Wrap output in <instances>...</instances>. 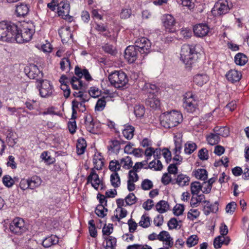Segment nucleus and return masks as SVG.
<instances>
[{
    "label": "nucleus",
    "mask_w": 249,
    "mask_h": 249,
    "mask_svg": "<svg viewBox=\"0 0 249 249\" xmlns=\"http://www.w3.org/2000/svg\"><path fill=\"white\" fill-rule=\"evenodd\" d=\"M226 77L229 82L231 83L238 82L242 77L241 71L235 70H231L226 74Z\"/></svg>",
    "instance_id": "nucleus-19"
},
{
    "label": "nucleus",
    "mask_w": 249,
    "mask_h": 249,
    "mask_svg": "<svg viewBox=\"0 0 249 249\" xmlns=\"http://www.w3.org/2000/svg\"><path fill=\"white\" fill-rule=\"evenodd\" d=\"M109 169L113 172V173L117 172L121 169L120 162L117 160H112L109 162Z\"/></svg>",
    "instance_id": "nucleus-46"
},
{
    "label": "nucleus",
    "mask_w": 249,
    "mask_h": 249,
    "mask_svg": "<svg viewBox=\"0 0 249 249\" xmlns=\"http://www.w3.org/2000/svg\"><path fill=\"white\" fill-rule=\"evenodd\" d=\"M182 107L188 113H194L199 111L198 101L192 92H188L183 95Z\"/></svg>",
    "instance_id": "nucleus-4"
},
{
    "label": "nucleus",
    "mask_w": 249,
    "mask_h": 249,
    "mask_svg": "<svg viewBox=\"0 0 249 249\" xmlns=\"http://www.w3.org/2000/svg\"><path fill=\"white\" fill-rule=\"evenodd\" d=\"M108 209L101 204H98L95 210V213L98 216L103 218L107 215Z\"/></svg>",
    "instance_id": "nucleus-41"
},
{
    "label": "nucleus",
    "mask_w": 249,
    "mask_h": 249,
    "mask_svg": "<svg viewBox=\"0 0 249 249\" xmlns=\"http://www.w3.org/2000/svg\"><path fill=\"white\" fill-rule=\"evenodd\" d=\"M89 94L93 98L98 97L101 94V91L95 87H92L89 90Z\"/></svg>",
    "instance_id": "nucleus-58"
},
{
    "label": "nucleus",
    "mask_w": 249,
    "mask_h": 249,
    "mask_svg": "<svg viewBox=\"0 0 249 249\" xmlns=\"http://www.w3.org/2000/svg\"><path fill=\"white\" fill-rule=\"evenodd\" d=\"M94 30L100 34L103 33L102 35L106 37L110 36V32L108 30L107 23L94 22L93 24Z\"/></svg>",
    "instance_id": "nucleus-17"
},
{
    "label": "nucleus",
    "mask_w": 249,
    "mask_h": 249,
    "mask_svg": "<svg viewBox=\"0 0 249 249\" xmlns=\"http://www.w3.org/2000/svg\"><path fill=\"white\" fill-rule=\"evenodd\" d=\"M125 202L127 205H132L136 203L137 198L134 193H129L125 197Z\"/></svg>",
    "instance_id": "nucleus-53"
},
{
    "label": "nucleus",
    "mask_w": 249,
    "mask_h": 249,
    "mask_svg": "<svg viewBox=\"0 0 249 249\" xmlns=\"http://www.w3.org/2000/svg\"><path fill=\"white\" fill-rule=\"evenodd\" d=\"M37 87L39 89V95L43 98H48L53 95V87L50 82L46 79H38Z\"/></svg>",
    "instance_id": "nucleus-7"
},
{
    "label": "nucleus",
    "mask_w": 249,
    "mask_h": 249,
    "mask_svg": "<svg viewBox=\"0 0 249 249\" xmlns=\"http://www.w3.org/2000/svg\"><path fill=\"white\" fill-rule=\"evenodd\" d=\"M6 141L9 146L13 147L17 142L16 133L11 129H8L6 132Z\"/></svg>",
    "instance_id": "nucleus-26"
},
{
    "label": "nucleus",
    "mask_w": 249,
    "mask_h": 249,
    "mask_svg": "<svg viewBox=\"0 0 249 249\" xmlns=\"http://www.w3.org/2000/svg\"><path fill=\"white\" fill-rule=\"evenodd\" d=\"M193 32L195 36L202 38L209 35L210 28L207 23H199L194 26Z\"/></svg>",
    "instance_id": "nucleus-14"
},
{
    "label": "nucleus",
    "mask_w": 249,
    "mask_h": 249,
    "mask_svg": "<svg viewBox=\"0 0 249 249\" xmlns=\"http://www.w3.org/2000/svg\"><path fill=\"white\" fill-rule=\"evenodd\" d=\"M58 34L63 44L67 43L72 39L73 35L69 26H62L58 30Z\"/></svg>",
    "instance_id": "nucleus-16"
},
{
    "label": "nucleus",
    "mask_w": 249,
    "mask_h": 249,
    "mask_svg": "<svg viewBox=\"0 0 249 249\" xmlns=\"http://www.w3.org/2000/svg\"><path fill=\"white\" fill-rule=\"evenodd\" d=\"M190 178L186 175L180 174L177 176L176 179H174L173 184H177L180 187H183L189 185Z\"/></svg>",
    "instance_id": "nucleus-21"
},
{
    "label": "nucleus",
    "mask_w": 249,
    "mask_h": 249,
    "mask_svg": "<svg viewBox=\"0 0 249 249\" xmlns=\"http://www.w3.org/2000/svg\"><path fill=\"white\" fill-rule=\"evenodd\" d=\"M109 145L107 146L108 151L118 154L121 149L120 141L116 140H111L109 141Z\"/></svg>",
    "instance_id": "nucleus-27"
},
{
    "label": "nucleus",
    "mask_w": 249,
    "mask_h": 249,
    "mask_svg": "<svg viewBox=\"0 0 249 249\" xmlns=\"http://www.w3.org/2000/svg\"><path fill=\"white\" fill-rule=\"evenodd\" d=\"M58 237L52 234L51 236L46 237L42 242V245L45 248H49L53 245H56L58 243Z\"/></svg>",
    "instance_id": "nucleus-24"
},
{
    "label": "nucleus",
    "mask_w": 249,
    "mask_h": 249,
    "mask_svg": "<svg viewBox=\"0 0 249 249\" xmlns=\"http://www.w3.org/2000/svg\"><path fill=\"white\" fill-rule=\"evenodd\" d=\"M134 46L137 48L141 55H146L150 52L151 44L148 39L144 37H142L137 38L135 40Z\"/></svg>",
    "instance_id": "nucleus-10"
},
{
    "label": "nucleus",
    "mask_w": 249,
    "mask_h": 249,
    "mask_svg": "<svg viewBox=\"0 0 249 249\" xmlns=\"http://www.w3.org/2000/svg\"><path fill=\"white\" fill-rule=\"evenodd\" d=\"M198 157L202 160H207L209 158L208 151L205 148H201L198 152Z\"/></svg>",
    "instance_id": "nucleus-57"
},
{
    "label": "nucleus",
    "mask_w": 249,
    "mask_h": 249,
    "mask_svg": "<svg viewBox=\"0 0 249 249\" xmlns=\"http://www.w3.org/2000/svg\"><path fill=\"white\" fill-rule=\"evenodd\" d=\"M135 128L130 125H125V128L123 131L124 136L127 140H131L134 136Z\"/></svg>",
    "instance_id": "nucleus-33"
},
{
    "label": "nucleus",
    "mask_w": 249,
    "mask_h": 249,
    "mask_svg": "<svg viewBox=\"0 0 249 249\" xmlns=\"http://www.w3.org/2000/svg\"><path fill=\"white\" fill-rule=\"evenodd\" d=\"M139 225L143 228L149 227L150 225V218L145 214H143L139 222Z\"/></svg>",
    "instance_id": "nucleus-48"
},
{
    "label": "nucleus",
    "mask_w": 249,
    "mask_h": 249,
    "mask_svg": "<svg viewBox=\"0 0 249 249\" xmlns=\"http://www.w3.org/2000/svg\"><path fill=\"white\" fill-rule=\"evenodd\" d=\"M160 119V124L163 127L171 128L177 126L182 121V116L180 112L173 110L162 114Z\"/></svg>",
    "instance_id": "nucleus-2"
},
{
    "label": "nucleus",
    "mask_w": 249,
    "mask_h": 249,
    "mask_svg": "<svg viewBox=\"0 0 249 249\" xmlns=\"http://www.w3.org/2000/svg\"><path fill=\"white\" fill-rule=\"evenodd\" d=\"M9 230L12 233L18 235H21L26 232L27 228L22 218L16 217L10 224Z\"/></svg>",
    "instance_id": "nucleus-8"
},
{
    "label": "nucleus",
    "mask_w": 249,
    "mask_h": 249,
    "mask_svg": "<svg viewBox=\"0 0 249 249\" xmlns=\"http://www.w3.org/2000/svg\"><path fill=\"white\" fill-rule=\"evenodd\" d=\"M95 157L96 156L95 155L93 159V163L94 165V168L98 170H101L104 164L103 159L101 158H96Z\"/></svg>",
    "instance_id": "nucleus-54"
},
{
    "label": "nucleus",
    "mask_w": 249,
    "mask_h": 249,
    "mask_svg": "<svg viewBox=\"0 0 249 249\" xmlns=\"http://www.w3.org/2000/svg\"><path fill=\"white\" fill-rule=\"evenodd\" d=\"M99 178V175L96 173L94 169L92 168L89 175L87 178V184L91 183V181L94 180V178Z\"/></svg>",
    "instance_id": "nucleus-61"
},
{
    "label": "nucleus",
    "mask_w": 249,
    "mask_h": 249,
    "mask_svg": "<svg viewBox=\"0 0 249 249\" xmlns=\"http://www.w3.org/2000/svg\"><path fill=\"white\" fill-rule=\"evenodd\" d=\"M162 155L163 157L165 159L166 162L168 163L170 162L172 160L171 158V152L170 151L166 148H164L162 150Z\"/></svg>",
    "instance_id": "nucleus-63"
},
{
    "label": "nucleus",
    "mask_w": 249,
    "mask_h": 249,
    "mask_svg": "<svg viewBox=\"0 0 249 249\" xmlns=\"http://www.w3.org/2000/svg\"><path fill=\"white\" fill-rule=\"evenodd\" d=\"M209 81V77L205 74H198L196 75L193 78L195 83L199 86H202Z\"/></svg>",
    "instance_id": "nucleus-29"
},
{
    "label": "nucleus",
    "mask_w": 249,
    "mask_h": 249,
    "mask_svg": "<svg viewBox=\"0 0 249 249\" xmlns=\"http://www.w3.org/2000/svg\"><path fill=\"white\" fill-rule=\"evenodd\" d=\"M110 183L115 188L119 187L121 185V179L117 172L113 173L110 175Z\"/></svg>",
    "instance_id": "nucleus-37"
},
{
    "label": "nucleus",
    "mask_w": 249,
    "mask_h": 249,
    "mask_svg": "<svg viewBox=\"0 0 249 249\" xmlns=\"http://www.w3.org/2000/svg\"><path fill=\"white\" fill-rule=\"evenodd\" d=\"M198 242V238L196 235H192L188 238L186 244L188 247H192L196 245Z\"/></svg>",
    "instance_id": "nucleus-50"
},
{
    "label": "nucleus",
    "mask_w": 249,
    "mask_h": 249,
    "mask_svg": "<svg viewBox=\"0 0 249 249\" xmlns=\"http://www.w3.org/2000/svg\"><path fill=\"white\" fill-rule=\"evenodd\" d=\"M220 133H211L207 137V141L208 143L211 145H213L217 144L220 140Z\"/></svg>",
    "instance_id": "nucleus-34"
},
{
    "label": "nucleus",
    "mask_w": 249,
    "mask_h": 249,
    "mask_svg": "<svg viewBox=\"0 0 249 249\" xmlns=\"http://www.w3.org/2000/svg\"><path fill=\"white\" fill-rule=\"evenodd\" d=\"M161 181L164 185H167L170 183L173 184L174 179H172L171 176L169 175L168 173H166L163 174Z\"/></svg>",
    "instance_id": "nucleus-60"
},
{
    "label": "nucleus",
    "mask_w": 249,
    "mask_h": 249,
    "mask_svg": "<svg viewBox=\"0 0 249 249\" xmlns=\"http://www.w3.org/2000/svg\"><path fill=\"white\" fill-rule=\"evenodd\" d=\"M162 22L166 32L173 33L176 31V21L172 15H164L162 18Z\"/></svg>",
    "instance_id": "nucleus-12"
},
{
    "label": "nucleus",
    "mask_w": 249,
    "mask_h": 249,
    "mask_svg": "<svg viewBox=\"0 0 249 249\" xmlns=\"http://www.w3.org/2000/svg\"><path fill=\"white\" fill-rule=\"evenodd\" d=\"M41 158L49 164L53 163L54 161V159L52 158L50 156L48 155L47 151H44L41 155Z\"/></svg>",
    "instance_id": "nucleus-62"
},
{
    "label": "nucleus",
    "mask_w": 249,
    "mask_h": 249,
    "mask_svg": "<svg viewBox=\"0 0 249 249\" xmlns=\"http://www.w3.org/2000/svg\"><path fill=\"white\" fill-rule=\"evenodd\" d=\"M2 182L6 187L9 188L14 185L15 181L9 175H5L2 178Z\"/></svg>",
    "instance_id": "nucleus-52"
},
{
    "label": "nucleus",
    "mask_w": 249,
    "mask_h": 249,
    "mask_svg": "<svg viewBox=\"0 0 249 249\" xmlns=\"http://www.w3.org/2000/svg\"><path fill=\"white\" fill-rule=\"evenodd\" d=\"M178 3L190 10H193L195 6L193 0H178Z\"/></svg>",
    "instance_id": "nucleus-44"
},
{
    "label": "nucleus",
    "mask_w": 249,
    "mask_h": 249,
    "mask_svg": "<svg viewBox=\"0 0 249 249\" xmlns=\"http://www.w3.org/2000/svg\"><path fill=\"white\" fill-rule=\"evenodd\" d=\"M132 15V10L129 7H125L122 9L120 14L122 19H125L129 18Z\"/></svg>",
    "instance_id": "nucleus-47"
},
{
    "label": "nucleus",
    "mask_w": 249,
    "mask_h": 249,
    "mask_svg": "<svg viewBox=\"0 0 249 249\" xmlns=\"http://www.w3.org/2000/svg\"><path fill=\"white\" fill-rule=\"evenodd\" d=\"M195 55H197V53L195 46L189 44L182 45L180 51V60L183 62H195Z\"/></svg>",
    "instance_id": "nucleus-6"
},
{
    "label": "nucleus",
    "mask_w": 249,
    "mask_h": 249,
    "mask_svg": "<svg viewBox=\"0 0 249 249\" xmlns=\"http://www.w3.org/2000/svg\"><path fill=\"white\" fill-rule=\"evenodd\" d=\"M145 104L154 109H159L160 106V102L158 95L151 94L147 95L145 100Z\"/></svg>",
    "instance_id": "nucleus-18"
},
{
    "label": "nucleus",
    "mask_w": 249,
    "mask_h": 249,
    "mask_svg": "<svg viewBox=\"0 0 249 249\" xmlns=\"http://www.w3.org/2000/svg\"><path fill=\"white\" fill-rule=\"evenodd\" d=\"M120 162L121 165H122L123 167L125 169H130L132 167L133 161L129 156L122 158Z\"/></svg>",
    "instance_id": "nucleus-40"
},
{
    "label": "nucleus",
    "mask_w": 249,
    "mask_h": 249,
    "mask_svg": "<svg viewBox=\"0 0 249 249\" xmlns=\"http://www.w3.org/2000/svg\"><path fill=\"white\" fill-rule=\"evenodd\" d=\"M156 210L160 213L166 212L170 208V205L167 201L161 200L158 202L156 206Z\"/></svg>",
    "instance_id": "nucleus-30"
},
{
    "label": "nucleus",
    "mask_w": 249,
    "mask_h": 249,
    "mask_svg": "<svg viewBox=\"0 0 249 249\" xmlns=\"http://www.w3.org/2000/svg\"><path fill=\"white\" fill-rule=\"evenodd\" d=\"M85 124L88 131L93 134L95 133L96 130L94 128V123L90 115L85 117Z\"/></svg>",
    "instance_id": "nucleus-28"
},
{
    "label": "nucleus",
    "mask_w": 249,
    "mask_h": 249,
    "mask_svg": "<svg viewBox=\"0 0 249 249\" xmlns=\"http://www.w3.org/2000/svg\"><path fill=\"white\" fill-rule=\"evenodd\" d=\"M178 165H179V162L170 164L167 168L168 173L174 175L177 174L178 171Z\"/></svg>",
    "instance_id": "nucleus-59"
},
{
    "label": "nucleus",
    "mask_w": 249,
    "mask_h": 249,
    "mask_svg": "<svg viewBox=\"0 0 249 249\" xmlns=\"http://www.w3.org/2000/svg\"><path fill=\"white\" fill-rule=\"evenodd\" d=\"M134 113L137 118H142L145 113V107L142 105H136L134 107Z\"/></svg>",
    "instance_id": "nucleus-45"
},
{
    "label": "nucleus",
    "mask_w": 249,
    "mask_h": 249,
    "mask_svg": "<svg viewBox=\"0 0 249 249\" xmlns=\"http://www.w3.org/2000/svg\"><path fill=\"white\" fill-rule=\"evenodd\" d=\"M173 211L175 215H181L184 211V205L182 204H177L174 206Z\"/></svg>",
    "instance_id": "nucleus-49"
},
{
    "label": "nucleus",
    "mask_w": 249,
    "mask_h": 249,
    "mask_svg": "<svg viewBox=\"0 0 249 249\" xmlns=\"http://www.w3.org/2000/svg\"><path fill=\"white\" fill-rule=\"evenodd\" d=\"M160 89L155 85L149 83H145L142 88L143 93L147 95L151 94H158V91Z\"/></svg>",
    "instance_id": "nucleus-23"
},
{
    "label": "nucleus",
    "mask_w": 249,
    "mask_h": 249,
    "mask_svg": "<svg viewBox=\"0 0 249 249\" xmlns=\"http://www.w3.org/2000/svg\"><path fill=\"white\" fill-rule=\"evenodd\" d=\"M139 51L134 45L126 47L124 52V57L128 62H135L138 58Z\"/></svg>",
    "instance_id": "nucleus-15"
},
{
    "label": "nucleus",
    "mask_w": 249,
    "mask_h": 249,
    "mask_svg": "<svg viewBox=\"0 0 249 249\" xmlns=\"http://www.w3.org/2000/svg\"><path fill=\"white\" fill-rule=\"evenodd\" d=\"M70 83L73 89L79 90L85 89H86V85L83 83L81 79L74 76L71 78Z\"/></svg>",
    "instance_id": "nucleus-22"
},
{
    "label": "nucleus",
    "mask_w": 249,
    "mask_h": 249,
    "mask_svg": "<svg viewBox=\"0 0 249 249\" xmlns=\"http://www.w3.org/2000/svg\"><path fill=\"white\" fill-rule=\"evenodd\" d=\"M107 98H108L107 96H103L98 99L95 107V111H101L105 108L107 103L106 100Z\"/></svg>",
    "instance_id": "nucleus-38"
},
{
    "label": "nucleus",
    "mask_w": 249,
    "mask_h": 249,
    "mask_svg": "<svg viewBox=\"0 0 249 249\" xmlns=\"http://www.w3.org/2000/svg\"><path fill=\"white\" fill-rule=\"evenodd\" d=\"M195 177L201 180H205L208 178V173L205 169H198L195 172Z\"/></svg>",
    "instance_id": "nucleus-39"
},
{
    "label": "nucleus",
    "mask_w": 249,
    "mask_h": 249,
    "mask_svg": "<svg viewBox=\"0 0 249 249\" xmlns=\"http://www.w3.org/2000/svg\"><path fill=\"white\" fill-rule=\"evenodd\" d=\"M29 9L30 6L28 4L21 3L18 5L16 9L17 16L18 17H24L28 14Z\"/></svg>",
    "instance_id": "nucleus-25"
},
{
    "label": "nucleus",
    "mask_w": 249,
    "mask_h": 249,
    "mask_svg": "<svg viewBox=\"0 0 249 249\" xmlns=\"http://www.w3.org/2000/svg\"><path fill=\"white\" fill-rule=\"evenodd\" d=\"M108 80L111 85L114 88L120 89L125 86L128 82L127 75L123 71H115L108 76Z\"/></svg>",
    "instance_id": "nucleus-5"
},
{
    "label": "nucleus",
    "mask_w": 249,
    "mask_h": 249,
    "mask_svg": "<svg viewBox=\"0 0 249 249\" xmlns=\"http://www.w3.org/2000/svg\"><path fill=\"white\" fill-rule=\"evenodd\" d=\"M24 71L30 79H36L39 77L40 79L43 76L42 71L34 63H28L24 69Z\"/></svg>",
    "instance_id": "nucleus-11"
},
{
    "label": "nucleus",
    "mask_w": 249,
    "mask_h": 249,
    "mask_svg": "<svg viewBox=\"0 0 249 249\" xmlns=\"http://www.w3.org/2000/svg\"><path fill=\"white\" fill-rule=\"evenodd\" d=\"M35 32V26L33 23H27L23 30L18 26V32L15 35V41L18 43L27 42L31 40Z\"/></svg>",
    "instance_id": "nucleus-3"
},
{
    "label": "nucleus",
    "mask_w": 249,
    "mask_h": 249,
    "mask_svg": "<svg viewBox=\"0 0 249 249\" xmlns=\"http://www.w3.org/2000/svg\"><path fill=\"white\" fill-rule=\"evenodd\" d=\"M103 50L111 56H115L117 53V50L113 45L106 43L102 46Z\"/></svg>",
    "instance_id": "nucleus-35"
},
{
    "label": "nucleus",
    "mask_w": 249,
    "mask_h": 249,
    "mask_svg": "<svg viewBox=\"0 0 249 249\" xmlns=\"http://www.w3.org/2000/svg\"><path fill=\"white\" fill-rule=\"evenodd\" d=\"M29 189H34L36 187H39L42 182V180L40 178L37 176H33L30 178H28Z\"/></svg>",
    "instance_id": "nucleus-32"
},
{
    "label": "nucleus",
    "mask_w": 249,
    "mask_h": 249,
    "mask_svg": "<svg viewBox=\"0 0 249 249\" xmlns=\"http://www.w3.org/2000/svg\"><path fill=\"white\" fill-rule=\"evenodd\" d=\"M247 56L243 53H239L234 57V62H248Z\"/></svg>",
    "instance_id": "nucleus-55"
},
{
    "label": "nucleus",
    "mask_w": 249,
    "mask_h": 249,
    "mask_svg": "<svg viewBox=\"0 0 249 249\" xmlns=\"http://www.w3.org/2000/svg\"><path fill=\"white\" fill-rule=\"evenodd\" d=\"M223 236H218L213 240V246L215 249L220 248L223 244Z\"/></svg>",
    "instance_id": "nucleus-64"
},
{
    "label": "nucleus",
    "mask_w": 249,
    "mask_h": 249,
    "mask_svg": "<svg viewBox=\"0 0 249 249\" xmlns=\"http://www.w3.org/2000/svg\"><path fill=\"white\" fill-rule=\"evenodd\" d=\"M197 149L196 143L189 141L184 145V152L186 154L190 155Z\"/></svg>",
    "instance_id": "nucleus-36"
},
{
    "label": "nucleus",
    "mask_w": 249,
    "mask_h": 249,
    "mask_svg": "<svg viewBox=\"0 0 249 249\" xmlns=\"http://www.w3.org/2000/svg\"><path fill=\"white\" fill-rule=\"evenodd\" d=\"M153 187V184L151 180L149 179L143 180L141 183V188L144 191L149 190Z\"/></svg>",
    "instance_id": "nucleus-51"
},
{
    "label": "nucleus",
    "mask_w": 249,
    "mask_h": 249,
    "mask_svg": "<svg viewBox=\"0 0 249 249\" xmlns=\"http://www.w3.org/2000/svg\"><path fill=\"white\" fill-rule=\"evenodd\" d=\"M230 10V6L227 0H219L217 1L212 12L215 16H220L228 13Z\"/></svg>",
    "instance_id": "nucleus-9"
},
{
    "label": "nucleus",
    "mask_w": 249,
    "mask_h": 249,
    "mask_svg": "<svg viewBox=\"0 0 249 249\" xmlns=\"http://www.w3.org/2000/svg\"><path fill=\"white\" fill-rule=\"evenodd\" d=\"M57 13L59 16L69 21L72 20L73 17L69 15L70 5L68 1H61L57 4Z\"/></svg>",
    "instance_id": "nucleus-13"
},
{
    "label": "nucleus",
    "mask_w": 249,
    "mask_h": 249,
    "mask_svg": "<svg viewBox=\"0 0 249 249\" xmlns=\"http://www.w3.org/2000/svg\"><path fill=\"white\" fill-rule=\"evenodd\" d=\"M203 202L206 204L204 207L203 211L205 215H208L210 213H215L218 210V203L215 201L213 204H211L208 200L203 201Z\"/></svg>",
    "instance_id": "nucleus-20"
},
{
    "label": "nucleus",
    "mask_w": 249,
    "mask_h": 249,
    "mask_svg": "<svg viewBox=\"0 0 249 249\" xmlns=\"http://www.w3.org/2000/svg\"><path fill=\"white\" fill-rule=\"evenodd\" d=\"M202 188V186L198 181H195L191 184V191L193 195H197Z\"/></svg>",
    "instance_id": "nucleus-43"
},
{
    "label": "nucleus",
    "mask_w": 249,
    "mask_h": 249,
    "mask_svg": "<svg viewBox=\"0 0 249 249\" xmlns=\"http://www.w3.org/2000/svg\"><path fill=\"white\" fill-rule=\"evenodd\" d=\"M87 147V142L84 138H79L76 143V152L79 155L83 154Z\"/></svg>",
    "instance_id": "nucleus-31"
},
{
    "label": "nucleus",
    "mask_w": 249,
    "mask_h": 249,
    "mask_svg": "<svg viewBox=\"0 0 249 249\" xmlns=\"http://www.w3.org/2000/svg\"><path fill=\"white\" fill-rule=\"evenodd\" d=\"M18 32V25L11 21L0 22V40L7 42H14L15 35Z\"/></svg>",
    "instance_id": "nucleus-1"
},
{
    "label": "nucleus",
    "mask_w": 249,
    "mask_h": 249,
    "mask_svg": "<svg viewBox=\"0 0 249 249\" xmlns=\"http://www.w3.org/2000/svg\"><path fill=\"white\" fill-rule=\"evenodd\" d=\"M106 241V249H115L116 246V238L114 237L109 236L108 237L105 238Z\"/></svg>",
    "instance_id": "nucleus-42"
},
{
    "label": "nucleus",
    "mask_w": 249,
    "mask_h": 249,
    "mask_svg": "<svg viewBox=\"0 0 249 249\" xmlns=\"http://www.w3.org/2000/svg\"><path fill=\"white\" fill-rule=\"evenodd\" d=\"M200 214V212L197 209H191L187 213V218L193 220L197 218Z\"/></svg>",
    "instance_id": "nucleus-56"
}]
</instances>
